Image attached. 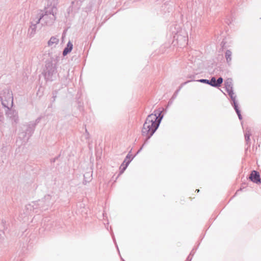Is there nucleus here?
Returning <instances> with one entry per match:
<instances>
[{"label":"nucleus","instance_id":"f3484780","mask_svg":"<svg viewBox=\"0 0 261 261\" xmlns=\"http://www.w3.org/2000/svg\"><path fill=\"white\" fill-rule=\"evenodd\" d=\"M228 80H226L224 82L225 87L222 88V90H221L226 96L228 95Z\"/></svg>","mask_w":261,"mask_h":261},{"label":"nucleus","instance_id":"a211bd4d","mask_svg":"<svg viewBox=\"0 0 261 261\" xmlns=\"http://www.w3.org/2000/svg\"><path fill=\"white\" fill-rule=\"evenodd\" d=\"M59 43V39L56 37L53 36L51 37L49 40L48 41V46H51L54 44H58Z\"/></svg>","mask_w":261,"mask_h":261},{"label":"nucleus","instance_id":"f03ea898","mask_svg":"<svg viewBox=\"0 0 261 261\" xmlns=\"http://www.w3.org/2000/svg\"><path fill=\"white\" fill-rule=\"evenodd\" d=\"M57 73V67L56 64L52 61H47L45 62L42 74L46 82H52L56 80Z\"/></svg>","mask_w":261,"mask_h":261},{"label":"nucleus","instance_id":"f257e3e1","mask_svg":"<svg viewBox=\"0 0 261 261\" xmlns=\"http://www.w3.org/2000/svg\"><path fill=\"white\" fill-rule=\"evenodd\" d=\"M163 117L162 112L158 110H155L153 113L148 115L141 130L142 136L145 137L144 143H147L158 128Z\"/></svg>","mask_w":261,"mask_h":261},{"label":"nucleus","instance_id":"2eb2a0df","mask_svg":"<svg viewBox=\"0 0 261 261\" xmlns=\"http://www.w3.org/2000/svg\"><path fill=\"white\" fill-rule=\"evenodd\" d=\"M74 3V1L71 2V5L67 9V12L68 15H75L76 14V11L77 9H73V5Z\"/></svg>","mask_w":261,"mask_h":261},{"label":"nucleus","instance_id":"c85d7f7f","mask_svg":"<svg viewBox=\"0 0 261 261\" xmlns=\"http://www.w3.org/2000/svg\"><path fill=\"white\" fill-rule=\"evenodd\" d=\"M191 259H192V258H191V257H190V255H189V256L187 257V259H186V261H191Z\"/></svg>","mask_w":261,"mask_h":261},{"label":"nucleus","instance_id":"1a4fd4ad","mask_svg":"<svg viewBox=\"0 0 261 261\" xmlns=\"http://www.w3.org/2000/svg\"><path fill=\"white\" fill-rule=\"evenodd\" d=\"M12 108H9V109H6V115L11 119L12 121L17 123L18 122V116L17 112L11 109Z\"/></svg>","mask_w":261,"mask_h":261},{"label":"nucleus","instance_id":"412c9836","mask_svg":"<svg viewBox=\"0 0 261 261\" xmlns=\"http://www.w3.org/2000/svg\"><path fill=\"white\" fill-rule=\"evenodd\" d=\"M233 104H234V109L239 117V119H242V117H241V114H240V112L239 111V109H238V106L237 105V103L236 102L234 101H233Z\"/></svg>","mask_w":261,"mask_h":261},{"label":"nucleus","instance_id":"9b49d317","mask_svg":"<svg viewBox=\"0 0 261 261\" xmlns=\"http://www.w3.org/2000/svg\"><path fill=\"white\" fill-rule=\"evenodd\" d=\"M249 179L253 182L256 184L260 182L259 174L258 172L255 170L251 172L249 176Z\"/></svg>","mask_w":261,"mask_h":261},{"label":"nucleus","instance_id":"aec40b11","mask_svg":"<svg viewBox=\"0 0 261 261\" xmlns=\"http://www.w3.org/2000/svg\"><path fill=\"white\" fill-rule=\"evenodd\" d=\"M134 156L132 154H130V151L126 156L123 162L121 164V166H123L124 164L126 163L128 160H129L132 157Z\"/></svg>","mask_w":261,"mask_h":261},{"label":"nucleus","instance_id":"39448f33","mask_svg":"<svg viewBox=\"0 0 261 261\" xmlns=\"http://www.w3.org/2000/svg\"><path fill=\"white\" fill-rule=\"evenodd\" d=\"M35 127L36 124L34 122L23 125L22 132L19 134V138L27 142L34 133Z\"/></svg>","mask_w":261,"mask_h":261},{"label":"nucleus","instance_id":"c756f323","mask_svg":"<svg viewBox=\"0 0 261 261\" xmlns=\"http://www.w3.org/2000/svg\"><path fill=\"white\" fill-rule=\"evenodd\" d=\"M174 100V99H172V98L170 99L169 102H168V105H171L173 101Z\"/></svg>","mask_w":261,"mask_h":261},{"label":"nucleus","instance_id":"f8f14e48","mask_svg":"<svg viewBox=\"0 0 261 261\" xmlns=\"http://www.w3.org/2000/svg\"><path fill=\"white\" fill-rule=\"evenodd\" d=\"M92 179V172H86L84 175L83 184L86 185Z\"/></svg>","mask_w":261,"mask_h":261},{"label":"nucleus","instance_id":"6ab92c4d","mask_svg":"<svg viewBox=\"0 0 261 261\" xmlns=\"http://www.w3.org/2000/svg\"><path fill=\"white\" fill-rule=\"evenodd\" d=\"M58 93V90H53V91L52 92L53 96H52L51 99V104L56 101Z\"/></svg>","mask_w":261,"mask_h":261},{"label":"nucleus","instance_id":"5701e85b","mask_svg":"<svg viewBox=\"0 0 261 261\" xmlns=\"http://www.w3.org/2000/svg\"><path fill=\"white\" fill-rule=\"evenodd\" d=\"M227 42L225 41V39H223L222 42H221L222 47L223 48H225V45L226 44Z\"/></svg>","mask_w":261,"mask_h":261},{"label":"nucleus","instance_id":"7c9ffc66","mask_svg":"<svg viewBox=\"0 0 261 261\" xmlns=\"http://www.w3.org/2000/svg\"><path fill=\"white\" fill-rule=\"evenodd\" d=\"M2 234H4V232L3 231L0 232V236H1Z\"/></svg>","mask_w":261,"mask_h":261},{"label":"nucleus","instance_id":"72a5a7b5","mask_svg":"<svg viewBox=\"0 0 261 261\" xmlns=\"http://www.w3.org/2000/svg\"><path fill=\"white\" fill-rule=\"evenodd\" d=\"M114 15V14H112L111 16H113Z\"/></svg>","mask_w":261,"mask_h":261},{"label":"nucleus","instance_id":"4be33fe9","mask_svg":"<svg viewBox=\"0 0 261 261\" xmlns=\"http://www.w3.org/2000/svg\"><path fill=\"white\" fill-rule=\"evenodd\" d=\"M85 138L86 140H89L90 139V134L88 132L86 127H85V134H84Z\"/></svg>","mask_w":261,"mask_h":261},{"label":"nucleus","instance_id":"dca6fc26","mask_svg":"<svg viewBox=\"0 0 261 261\" xmlns=\"http://www.w3.org/2000/svg\"><path fill=\"white\" fill-rule=\"evenodd\" d=\"M134 157H135V156L132 157V158L129 160H128L126 163H125L124 164L123 166H120V171L119 174V175L121 174L122 173H123V172L125 170L127 167L128 166V165H129V164L132 161V160L134 159Z\"/></svg>","mask_w":261,"mask_h":261},{"label":"nucleus","instance_id":"473e14b6","mask_svg":"<svg viewBox=\"0 0 261 261\" xmlns=\"http://www.w3.org/2000/svg\"><path fill=\"white\" fill-rule=\"evenodd\" d=\"M1 238H2V240H3L4 239L3 237H2Z\"/></svg>","mask_w":261,"mask_h":261},{"label":"nucleus","instance_id":"4468645a","mask_svg":"<svg viewBox=\"0 0 261 261\" xmlns=\"http://www.w3.org/2000/svg\"><path fill=\"white\" fill-rule=\"evenodd\" d=\"M194 77H195V75H191L190 76H189V78L191 79V81H189V82H190V81H195V80H194ZM188 82H189V81H188V82H185V83H184V84H181V85L179 87L178 89H177V90L175 91V92L174 93L173 95H172V97H171L172 99H175V98H176V97H177V95H178V92H179V91H180V90L181 89V87H182V85H184V84H186V83H187Z\"/></svg>","mask_w":261,"mask_h":261},{"label":"nucleus","instance_id":"0eeeda50","mask_svg":"<svg viewBox=\"0 0 261 261\" xmlns=\"http://www.w3.org/2000/svg\"><path fill=\"white\" fill-rule=\"evenodd\" d=\"M38 17H31L30 19V25L28 31L27 36L31 38L36 34L37 28L41 29L42 27L38 20Z\"/></svg>","mask_w":261,"mask_h":261},{"label":"nucleus","instance_id":"a878e982","mask_svg":"<svg viewBox=\"0 0 261 261\" xmlns=\"http://www.w3.org/2000/svg\"><path fill=\"white\" fill-rule=\"evenodd\" d=\"M49 205H50V203L48 202V203L47 204V205L46 206L42 207V210H45L48 209Z\"/></svg>","mask_w":261,"mask_h":261},{"label":"nucleus","instance_id":"2f4dec72","mask_svg":"<svg viewBox=\"0 0 261 261\" xmlns=\"http://www.w3.org/2000/svg\"><path fill=\"white\" fill-rule=\"evenodd\" d=\"M196 191H197V192H199V189H197V190H196Z\"/></svg>","mask_w":261,"mask_h":261},{"label":"nucleus","instance_id":"393cba45","mask_svg":"<svg viewBox=\"0 0 261 261\" xmlns=\"http://www.w3.org/2000/svg\"><path fill=\"white\" fill-rule=\"evenodd\" d=\"M51 198V197L49 195H47L44 197V199L47 201H49Z\"/></svg>","mask_w":261,"mask_h":261},{"label":"nucleus","instance_id":"9d476101","mask_svg":"<svg viewBox=\"0 0 261 261\" xmlns=\"http://www.w3.org/2000/svg\"><path fill=\"white\" fill-rule=\"evenodd\" d=\"M56 17H38V20L41 27L51 25L55 21Z\"/></svg>","mask_w":261,"mask_h":261},{"label":"nucleus","instance_id":"ddd939ff","mask_svg":"<svg viewBox=\"0 0 261 261\" xmlns=\"http://www.w3.org/2000/svg\"><path fill=\"white\" fill-rule=\"evenodd\" d=\"M72 48H73L72 43L70 41H69L67 43L66 46L65 47V48L64 49V50L63 51V56H65L68 53L71 52V51L72 49Z\"/></svg>","mask_w":261,"mask_h":261},{"label":"nucleus","instance_id":"423d86ee","mask_svg":"<svg viewBox=\"0 0 261 261\" xmlns=\"http://www.w3.org/2000/svg\"><path fill=\"white\" fill-rule=\"evenodd\" d=\"M173 38L177 41V44L181 46H185L188 44V34L185 30L177 31Z\"/></svg>","mask_w":261,"mask_h":261},{"label":"nucleus","instance_id":"cd10ccee","mask_svg":"<svg viewBox=\"0 0 261 261\" xmlns=\"http://www.w3.org/2000/svg\"><path fill=\"white\" fill-rule=\"evenodd\" d=\"M41 119V118L40 117H39L36 120H35V122H34V123H35L36 124V125H37V123H38L39 122H40V120Z\"/></svg>","mask_w":261,"mask_h":261},{"label":"nucleus","instance_id":"20e7f679","mask_svg":"<svg viewBox=\"0 0 261 261\" xmlns=\"http://www.w3.org/2000/svg\"><path fill=\"white\" fill-rule=\"evenodd\" d=\"M0 99L3 107L9 109L13 106V96L12 92L10 89H5L1 93Z\"/></svg>","mask_w":261,"mask_h":261},{"label":"nucleus","instance_id":"7ed1b4c3","mask_svg":"<svg viewBox=\"0 0 261 261\" xmlns=\"http://www.w3.org/2000/svg\"><path fill=\"white\" fill-rule=\"evenodd\" d=\"M58 5V2H57V0L54 1V2L51 1H47V5L43 10H40L38 16H47L49 15L55 16L58 11L57 7Z\"/></svg>","mask_w":261,"mask_h":261},{"label":"nucleus","instance_id":"bb28decb","mask_svg":"<svg viewBox=\"0 0 261 261\" xmlns=\"http://www.w3.org/2000/svg\"><path fill=\"white\" fill-rule=\"evenodd\" d=\"M145 144H146V143H144V144L142 145V146L141 147V148H140L138 150V151L137 152L136 154L135 155H134V156H135L136 154H137L138 153H139L141 151V150L142 149V148H143V147L144 145Z\"/></svg>","mask_w":261,"mask_h":261},{"label":"nucleus","instance_id":"6e6552de","mask_svg":"<svg viewBox=\"0 0 261 261\" xmlns=\"http://www.w3.org/2000/svg\"><path fill=\"white\" fill-rule=\"evenodd\" d=\"M196 81L201 83L209 85L215 88H219L221 86L223 82V79L220 76L218 79H216L215 76H212L210 80L200 79L197 80Z\"/></svg>","mask_w":261,"mask_h":261},{"label":"nucleus","instance_id":"b1692460","mask_svg":"<svg viewBox=\"0 0 261 261\" xmlns=\"http://www.w3.org/2000/svg\"><path fill=\"white\" fill-rule=\"evenodd\" d=\"M225 58H226V60L227 62H228V50H227L225 51Z\"/></svg>","mask_w":261,"mask_h":261}]
</instances>
